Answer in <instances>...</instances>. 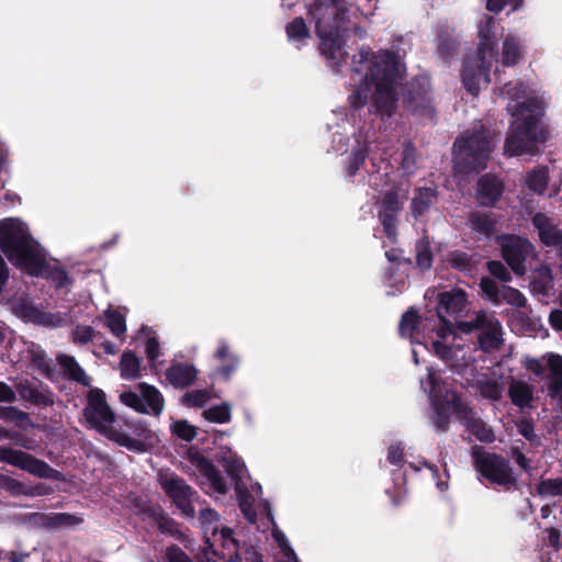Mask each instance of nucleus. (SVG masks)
Segmentation results:
<instances>
[{
	"label": "nucleus",
	"instance_id": "1",
	"mask_svg": "<svg viewBox=\"0 0 562 562\" xmlns=\"http://www.w3.org/2000/svg\"><path fill=\"white\" fill-rule=\"evenodd\" d=\"M351 87L348 108L333 111L328 131L331 132L330 149L346 155L342 160L344 176L351 180L369 158L372 170L368 183L381 190L378 216L384 233L392 241L396 238L397 216L403 203L393 186V166L386 159V147L379 139L370 121L363 114L373 113L386 125L396 124L397 87L404 74V65L389 49L373 52L361 46L351 59Z\"/></svg>",
	"mask_w": 562,
	"mask_h": 562
},
{
	"label": "nucleus",
	"instance_id": "2",
	"mask_svg": "<svg viewBox=\"0 0 562 562\" xmlns=\"http://www.w3.org/2000/svg\"><path fill=\"white\" fill-rule=\"evenodd\" d=\"M375 9V0H324L311 9L321 53L334 74H340L347 63V38L351 34L360 40L367 36L366 30L356 25L353 20L359 15L372 16Z\"/></svg>",
	"mask_w": 562,
	"mask_h": 562
},
{
	"label": "nucleus",
	"instance_id": "3",
	"mask_svg": "<svg viewBox=\"0 0 562 562\" xmlns=\"http://www.w3.org/2000/svg\"><path fill=\"white\" fill-rule=\"evenodd\" d=\"M499 97L507 101L506 109L514 117L504 153L508 156L532 155L537 145L546 142L548 134L541 122L544 113L542 98L537 90L520 80L504 85Z\"/></svg>",
	"mask_w": 562,
	"mask_h": 562
},
{
	"label": "nucleus",
	"instance_id": "4",
	"mask_svg": "<svg viewBox=\"0 0 562 562\" xmlns=\"http://www.w3.org/2000/svg\"><path fill=\"white\" fill-rule=\"evenodd\" d=\"M480 43L475 55H468L463 61L462 82L472 95H477L482 86L490 82V70L494 66L495 72H499V64L514 66L522 57L524 42L509 34L503 42L502 56L498 58L497 25L493 18L485 16L479 26Z\"/></svg>",
	"mask_w": 562,
	"mask_h": 562
},
{
	"label": "nucleus",
	"instance_id": "5",
	"mask_svg": "<svg viewBox=\"0 0 562 562\" xmlns=\"http://www.w3.org/2000/svg\"><path fill=\"white\" fill-rule=\"evenodd\" d=\"M422 391L427 395L432 414L431 420L437 431H446L452 413L462 415L467 428L483 442H492L495 434L491 427L473 416L472 411L462 405L459 396L442 379L441 371L434 367L427 368V374L419 380Z\"/></svg>",
	"mask_w": 562,
	"mask_h": 562
},
{
	"label": "nucleus",
	"instance_id": "6",
	"mask_svg": "<svg viewBox=\"0 0 562 562\" xmlns=\"http://www.w3.org/2000/svg\"><path fill=\"white\" fill-rule=\"evenodd\" d=\"M0 249L9 261L26 273H40L44 249L30 235L25 223L8 217L0 221Z\"/></svg>",
	"mask_w": 562,
	"mask_h": 562
},
{
	"label": "nucleus",
	"instance_id": "7",
	"mask_svg": "<svg viewBox=\"0 0 562 562\" xmlns=\"http://www.w3.org/2000/svg\"><path fill=\"white\" fill-rule=\"evenodd\" d=\"M429 329L431 351L446 367L460 378L472 376L475 364L474 351L471 345L463 344L448 325Z\"/></svg>",
	"mask_w": 562,
	"mask_h": 562
},
{
	"label": "nucleus",
	"instance_id": "8",
	"mask_svg": "<svg viewBox=\"0 0 562 562\" xmlns=\"http://www.w3.org/2000/svg\"><path fill=\"white\" fill-rule=\"evenodd\" d=\"M493 148L491 132L483 125L464 131L453 144L456 172L468 175L485 169Z\"/></svg>",
	"mask_w": 562,
	"mask_h": 562
},
{
	"label": "nucleus",
	"instance_id": "9",
	"mask_svg": "<svg viewBox=\"0 0 562 562\" xmlns=\"http://www.w3.org/2000/svg\"><path fill=\"white\" fill-rule=\"evenodd\" d=\"M404 457V445L401 441H394L389 446L386 460L390 464L396 467L397 469L394 470L392 474L394 488H387L386 494L392 498L394 504L400 503L398 498L405 485L406 468H409L415 472H423L424 477H429L435 481L436 486L440 492L448 490L449 475L447 471L440 473L435 464L427 462L425 459H420L418 462H407Z\"/></svg>",
	"mask_w": 562,
	"mask_h": 562
},
{
	"label": "nucleus",
	"instance_id": "10",
	"mask_svg": "<svg viewBox=\"0 0 562 562\" xmlns=\"http://www.w3.org/2000/svg\"><path fill=\"white\" fill-rule=\"evenodd\" d=\"M199 520L204 533L205 542L215 554H221L228 562H237L238 542L233 536V530L228 527H222L218 514L212 508H202L200 510Z\"/></svg>",
	"mask_w": 562,
	"mask_h": 562
},
{
	"label": "nucleus",
	"instance_id": "11",
	"mask_svg": "<svg viewBox=\"0 0 562 562\" xmlns=\"http://www.w3.org/2000/svg\"><path fill=\"white\" fill-rule=\"evenodd\" d=\"M469 311V303L467 301L465 292L460 289H453L452 291L442 292L439 295V301L436 307V315L438 324H435L434 319L425 318L419 319L423 325V333L434 326H446L448 325L453 329V325H460L468 323L469 321H462V317Z\"/></svg>",
	"mask_w": 562,
	"mask_h": 562
},
{
	"label": "nucleus",
	"instance_id": "12",
	"mask_svg": "<svg viewBox=\"0 0 562 562\" xmlns=\"http://www.w3.org/2000/svg\"><path fill=\"white\" fill-rule=\"evenodd\" d=\"M218 461L234 483L240 510L249 522H255L257 518L255 495L248 493L241 481L246 473V465L243 459L231 449H222L218 453Z\"/></svg>",
	"mask_w": 562,
	"mask_h": 562
},
{
	"label": "nucleus",
	"instance_id": "13",
	"mask_svg": "<svg viewBox=\"0 0 562 562\" xmlns=\"http://www.w3.org/2000/svg\"><path fill=\"white\" fill-rule=\"evenodd\" d=\"M472 454L475 470L483 477L506 488H510L516 484L513 469L505 458L483 451L480 447H474Z\"/></svg>",
	"mask_w": 562,
	"mask_h": 562
},
{
	"label": "nucleus",
	"instance_id": "14",
	"mask_svg": "<svg viewBox=\"0 0 562 562\" xmlns=\"http://www.w3.org/2000/svg\"><path fill=\"white\" fill-rule=\"evenodd\" d=\"M87 404L83 416L89 426L109 439L116 420L115 414L106 402L105 393L98 387H92L87 394Z\"/></svg>",
	"mask_w": 562,
	"mask_h": 562
},
{
	"label": "nucleus",
	"instance_id": "15",
	"mask_svg": "<svg viewBox=\"0 0 562 562\" xmlns=\"http://www.w3.org/2000/svg\"><path fill=\"white\" fill-rule=\"evenodd\" d=\"M120 402L137 413L158 417L165 407L161 392L148 383H138L134 390L120 393Z\"/></svg>",
	"mask_w": 562,
	"mask_h": 562
},
{
	"label": "nucleus",
	"instance_id": "16",
	"mask_svg": "<svg viewBox=\"0 0 562 562\" xmlns=\"http://www.w3.org/2000/svg\"><path fill=\"white\" fill-rule=\"evenodd\" d=\"M432 101L431 85L426 75L416 76L403 90L404 106L413 115L432 119L435 115Z\"/></svg>",
	"mask_w": 562,
	"mask_h": 562
},
{
	"label": "nucleus",
	"instance_id": "17",
	"mask_svg": "<svg viewBox=\"0 0 562 562\" xmlns=\"http://www.w3.org/2000/svg\"><path fill=\"white\" fill-rule=\"evenodd\" d=\"M497 239L504 260L516 274L524 276L537 257L533 245L516 235H504Z\"/></svg>",
	"mask_w": 562,
	"mask_h": 562
},
{
	"label": "nucleus",
	"instance_id": "18",
	"mask_svg": "<svg viewBox=\"0 0 562 562\" xmlns=\"http://www.w3.org/2000/svg\"><path fill=\"white\" fill-rule=\"evenodd\" d=\"M460 329L464 333L481 330L479 344L484 351L496 350L503 342V328L499 321L485 311L475 312L468 323L460 325Z\"/></svg>",
	"mask_w": 562,
	"mask_h": 562
},
{
	"label": "nucleus",
	"instance_id": "19",
	"mask_svg": "<svg viewBox=\"0 0 562 562\" xmlns=\"http://www.w3.org/2000/svg\"><path fill=\"white\" fill-rule=\"evenodd\" d=\"M151 437V431L140 419L117 422L109 440L131 451H142L144 442Z\"/></svg>",
	"mask_w": 562,
	"mask_h": 562
},
{
	"label": "nucleus",
	"instance_id": "20",
	"mask_svg": "<svg viewBox=\"0 0 562 562\" xmlns=\"http://www.w3.org/2000/svg\"><path fill=\"white\" fill-rule=\"evenodd\" d=\"M0 461L16 467L40 479H57L59 473L48 463L22 450L0 447Z\"/></svg>",
	"mask_w": 562,
	"mask_h": 562
},
{
	"label": "nucleus",
	"instance_id": "21",
	"mask_svg": "<svg viewBox=\"0 0 562 562\" xmlns=\"http://www.w3.org/2000/svg\"><path fill=\"white\" fill-rule=\"evenodd\" d=\"M212 360L214 366L210 371V378L222 382L231 381L240 366L239 355L225 338L216 340Z\"/></svg>",
	"mask_w": 562,
	"mask_h": 562
},
{
	"label": "nucleus",
	"instance_id": "22",
	"mask_svg": "<svg viewBox=\"0 0 562 562\" xmlns=\"http://www.w3.org/2000/svg\"><path fill=\"white\" fill-rule=\"evenodd\" d=\"M160 484L165 493L171 498L181 513L188 518H193L195 515L193 506L195 492H193L191 486L175 474L161 476Z\"/></svg>",
	"mask_w": 562,
	"mask_h": 562
},
{
	"label": "nucleus",
	"instance_id": "23",
	"mask_svg": "<svg viewBox=\"0 0 562 562\" xmlns=\"http://www.w3.org/2000/svg\"><path fill=\"white\" fill-rule=\"evenodd\" d=\"M11 312L27 323L43 326L58 327L63 318L58 314H52L35 306L24 294L15 295L9 301Z\"/></svg>",
	"mask_w": 562,
	"mask_h": 562
},
{
	"label": "nucleus",
	"instance_id": "24",
	"mask_svg": "<svg viewBox=\"0 0 562 562\" xmlns=\"http://www.w3.org/2000/svg\"><path fill=\"white\" fill-rule=\"evenodd\" d=\"M460 382L464 387L474 389L480 397L491 402L499 401L504 393V385L501 379L494 373L479 372L476 363L473 366V375L469 378L463 376Z\"/></svg>",
	"mask_w": 562,
	"mask_h": 562
},
{
	"label": "nucleus",
	"instance_id": "25",
	"mask_svg": "<svg viewBox=\"0 0 562 562\" xmlns=\"http://www.w3.org/2000/svg\"><path fill=\"white\" fill-rule=\"evenodd\" d=\"M480 288L485 297L493 302L495 305L507 303L517 310L526 307V296L515 288L508 285L499 286L494 280L490 278H482Z\"/></svg>",
	"mask_w": 562,
	"mask_h": 562
},
{
	"label": "nucleus",
	"instance_id": "26",
	"mask_svg": "<svg viewBox=\"0 0 562 562\" xmlns=\"http://www.w3.org/2000/svg\"><path fill=\"white\" fill-rule=\"evenodd\" d=\"M420 328L423 329L422 322H419V316L417 311L414 307H411L407 312H405L400 322L398 330L402 337H407L411 339L413 345L412 348V358L415 364H419L418 355L419 351L416 348V345L422 346L424 349H429V329H427V334H423V341L419 339L420 337Z\"/></svg>",
	"mask_w": 562,
	"mask_h": 562
},
{
	"label": "nucleus",
	"instance_id": "27",
	"mask_svg": "<svg viewBox=\"0 0 562 562\" xmlns=\"http://www.w3.org/2000/svg\"><path fill=\"white\" fill-rule=\"evenodd\" d=\"M532 224L538 231L541 243L549 247H555L562 258V228L554 225L543 213H536Z\"/></svg>",
	"mask_w": 562,
	"mask_h": 562
},
{
	"label": "nucleus",
	"instance_id": "28",
	"mask_svg": "<svg viewBox=\"0 0 562 562\" xmlns=\"http://www.w3.org/2000/svg\"><path fill=\"white\" fill-rule=\"evenodd\" d=\"M199 370L193 363L172 362L166 370V379L175 389L191 386L198 379Z\"/></svg>",
	"mask_w": 562,
	"mask_h": 562
},
{
	"label": "nucleus",
	"instance_id": "29",
	"mask_svg": "<svg viewBox=\"0 0 562 562\" xmlns=\"http://www.w3.org/2000/svg\"><path fill=\"white\" fill-rule=\"evenodd\" d=\"M509 326L512 330L526 336L536 335L542 328L539 317L532 315L531 310L518 308L509 314Z\"/></svg>",
	"mask_w": 562,
	"mask_h": 562
},
{
	"label": "nucleus",
	"instance_id": "30",
	"mask_svg": "<svg viewBox=\"0 0 562 562\" xmlns=\"http://www.w3.org/2000/svg\"><path fill=\"white\" fill-rule=\"evenodd\" d=\"M133 510L143 521L156 525L161 530L167 528L169 520L159 505L139 498L133 503Z\"/></svg>",
	"mask_w": 562,
	"mask_h": 562
},
{
	"label": "nucleus",
	"instance_id": "31",
	"mask_svg": "<svg viewBox=\"0 0 562 562\" xmlns=\"http://www.w3.org/2000/svg\"><path fill=\"white\" fill-rule=\"evenodd\" d=\"M503 193V184L495 177L484 175L477 182V201L481 205L492 206Z\"/></svg>",
	"mask_w": 562,
	"mask_h": 562
},
{
	"label": "nucleus",
	"instance_id": "32",
	"mask_svg": "<svg viewBox=\"0 0 562 562\" xmlns=\"http://www.w3.org/2000/svg\"><path fill=\"white\" fill-rule=\"evenodd\" d=\"M199 469L203 479L202 484L207 487V492L225 494L228 491L226 480L210 461L202 459Z\"/></svg>",
	"mask_w": 562,
	"mask_h": 562
},
{
	"label": "nucleus",
	"instance_id": "33",
	"mask_svg": "<svg viewBox=\"0 0 562 562\" xmlns=\"http://www.w3.org/2000/svg\"><path fill=\"white\" fill-rule=\"evenodd\" d=\"M471 232L479 238H490L495 231V216L493 213L474 212L468 221Z\"/></svg>",
	"mask_w": 562,
	"mask_h": 562
},
{
	"label": "nucleus",
	"instance_id": "34",
	"mask_svg": "<svg viewBox=\"0 0 562 562\" xmlns=\"http://www.w3.org/2000/svg\"><path fill=\"white\" fill-rule=\"evenodd\" d=\"M512 403L524 409L531 406L533 401V386L522 380H513L508 387Z\"/></svg>",
	"mask_w": 562,
	"mask_h": 562
},
{
	"label": "nucleus",
	"instance_id": "35",
	"mask_svg": "<svg viewBox=\"0 0 562 562\" xmlns=\"http://www.w3.org/2000/svg\"><path fill=\"white\" fill-rule=\"evenodd\" d=\"M29 274L36 276V277H38V276L45 277L48 281L52 282V284L57 290L68 289L72 283L71 278L69 277L68 272L64 268H61L57 265H54V266L46 265V254L45 252H44V260H43V266L41 268V272L40 273H29Z\"/></svg>",
	"mask_w": 562,
	"mask_h": 562
},
{
	"label": "nucleus",
	"instance_id": "36",
	"mask_svg": "<svg viewBox=\"0 0 562 562\" xmlns=\"http://www.w3.org/2000/svg\"><path fill=\"white\" fill-rule=\"evenodd\" d=\"M437 192L432 188H418L412 201V214L418 220L424 216L436 202Z\"/></svg>",
	"mask_w": 562,
	"mask_h": 562
},
{
	"label": "nucleus",
	"instance_id": "37",
	"mask_svg": "<svg viewBox=\"0 0 562 562\" xmlns=\"http://www.w3.org/2000/svg\"><path fill=\"white\" fill-rule=\"evenodd\" d=\"M59 366L64 369L65 373L74 381L89 386L91 384L90 378L85 370L79 366L76 359L68 355H59L57 357Z\"/></svg>",
	"mask_w": 562,
	"mask_h": 562
},
{
	"label": "nucleus",
	"instance_id": "38",
	"mask_svg": "<svg viewBox=\"0 0 562 562\" xmlns=\"http://www.w3.org/2000/svg\"><path fill=\"white\" fill-rule=\"evenodd\" d=\"M15 394L18 393L21 398L32 403V404H49L52 400L48 394L40 391L36 385L29 382L27 380L19 381L15 384Z\"/></svg>",
	"mask_w": 562,
	"mask_h": 562
},
{
	"label": "nucleus",
	"instance_id": "39",
	"mask_svg": "<svg viewBox=\"0 0 562 562\" xmlns=\"http://www.w3.org/2000/svg\"><path fill=\"white\" fill-rule=\"evenodd\" d=\"M286 36L290 43L297 48L303 46L310 38V31L302 18H295L286 25Z\"/></svg>",
	"mask_w": 562,
	"mask_h": 562
},
{
	"label": "nucleus",
	"instance_id": "40",
	"mask_svg": "<svg viewBox=\"0 0 562 562\" xmlns=\"http://www.w3.org/2000/svg\"><path fill=\"white\" fill-rule=\"evenodd\" d=\"M202 415L207 422L227 424L232 419V405L228 402L215 404L204 409Z\"/></svg>",
	"mask_w": 562,
	"mask_h": 562
},
{
	"label": "nucleus",
	"instance_id": "41",
	"mask_svg": "<svg viewBox=\"0 0 562 562\" xmlns=\"http://www.w3.org/2000/svg\"><path fill=\"white\" fill-rule=\"evenodd\" d=\"M121 376L125 380H135L139 376L140 360L132 351L123 352L120 361Z\"/></svg>",
	"mask_w": 562,
	"mask_h": 562
},
{
	"label": "nucleus",
	"instance_id": "42",
	"mask_svg": "<svg viewBox=\"0 0 562 562\" xmlns=\"http://www.w3.org/2000/svg\"><path fill=\"white\" fill-rule=\"evenodd\" d=\"M40 521L47 527H63L79 525L82 519L66 513H55L49 515L36 514Z\"/></svg>",
	"mask_w": 562,
	"mask_h": 562
},
{
	"label": "nucleus",
	"instance_id": "43",
	"mask_svg": "<svg viewBox=\"0 0 562 562\" xmlns=\"http://www.w3.org/2000/svg\"><path fill=\"white\" fill-rule=\"evenodd\" d=\"M104 324L115 337H122L126 331L125 315L117 310L108 308L103 313Z\"/></svg>",
	"mask_w": 562,
	"mask_h": 562
},
{
	"label": "nucleus",
	"instance_id": "44",
	"mask_svg": "<svg viewBox=\"0 0 562 562\" xmlns=\"http://www.w3.org/2000/svg\"><path fill=\"white\" fill-rule=\"evenodd\" d=\"M526 184L532 192L542 194L548 186V169L546 167L532 169L527 175Z\"/></svg>",
	"mask_w": 562,
	"mask_h": 562
},
{
	"label": "nucleus",
	"instance_id": "45",
	"mask_svg": "<svg viewBox=\"0 0 562 562\" xmlns=\"http://www.w3.org/2000/svg\"><path fill=\"white\" fill-rule=\"evenodd\" d=\"M416 261L420 270H429L432 266V252L428 237L420 238L416 244Z\"/></svg>",
	"mask_w": 562,
	"mask_h": 562
},
{
	"label": "nucleus",
	"instance_id": "46",
	"mask_svg": "<svg viewBox=\"0 0 562 562\" xmlns=\"http://www.w3.org/2000/svg\"><path fill=\"white\" fill-rule=\"evenodd\" d=\"M211 400V393L205 389H198L186 392L181 397V403L187 407L202 408Z\"/></svg>",
	"mask_w": 562,
	"mask_h": 562
},
{
	"label": "nucleus",
	"instance_id": "47",
	"mask_svg": "<svg viewBox=\"0 0 562 562\" xmlns=\"http://www.w3.org/2000/svg\"><path fill=\"white\" fill-rule=\"evenodd\" d=\"M271 535L282 552L284 562H299V559L284 532L281 531L277 526H274Z\"/></svg>",
	"mask_w": 562,
	"mask_h": 562
},
{
	"label": "nucleus",
	"instance_id": "48",
	"mask_svg": "<svg viewBox=\"0 0 562 562\" xmlns=\"http://www.w3.org/2000/svg\"><path fill=\"white\" fill-rule=\"evenodd\" d=\"M401 168L406 176L414 175L417 170L416 149L411 142L404 144Z\"/></svg>",
	"mask_w": 562,
	"mask_h": 562
},
{
	"label": "nucleus",
	"instance_id": "49",
	"mask_svg": "<svg viewBox=\"0 0 562 562\" xmlns=\"http://www.w3.org/2000/svg\"><path fill=\"white\" fill-rule=\"evenodd\" d=\"M0 419L22 426L30 422L29 414L13 406H0Z\"/></svg>",
	"mask_w": 562,
	"mask_h": 562
},
{
	"label": "nucleus",
	"instance_id": "50",
	"mask_svg": "<svg viewBox=\"0 0 562 562\" xmlns=\"http://www.w3.org/2000/svg\"><path fill=\"white\" fill-rule=\"evenodd\" d=\"M448 263L460 271L470 272L472 270L471 257L463 251L454 250L451 251L447 257Z\"/></svg>",
	"mask_w": 562,
	"mask_h": 562
},
{
	"label": "nucleus",
	"instance_id": "51",
	"mask_svg": "<svg viewBox=\"0 0 562 562\" xmlns=\"http://www.w3.org/2000/svg\"><path fill=\"white\" fill-rule=\"evenodd\" d=\"M537 491L541 496H562V479L541 480L537 485Z\"/></svg>",
	"mask_w": 562,
	"mask_h": 562
},
{
	"label": "nucleus",
	"instance_id": "52",
	"mask_svg": "<svg viewBox=\"0 0 562 562\" xmlns=\"http://www.w3.org/2000/svg\"><path fill=\"white\" fill-rule=\"evenodd\" d=\"M171 431L184 441H192L196 436V429L187 420H177L171 425Z\"/></svg>",
	"mask_w": 562,
	"mask_h": 562
},
{
	"label": "nucleus",
	"instance_id": "53",
	"mask_svg": "<svg viewBox=\"0 0 562 562\" xmlns=\"http://www.w3.org/2000/svg\"><path fill=\"white\" fill-rule=\"evenodd\" d=\"M457 49V42L449 35L440 33L438 35V53L445 59L448 60L453 56Z\"/></svg>",
	"mask_w": 562,
	"mask_h": 562
},
{
	"label": "nucleus",
	"instance_id": "54",
	"mask_svg": "<svg viewBox=\"0 0 562 562\" xmlns=\"http://www.w3.org/2000/svg\"><path fill=\"white\" fill-rule=\"evenodd\" d=\"M94 329L91 326L78 325L74 328L71 337L75 344L86 345L94 337Z\"/></svg>",
	"mask_w": 562,
	"mask_h": 562
},
{
	"label": "nucleus",
	"instance_id": "55",
	"mask_svg": "<svg viewBox=\"0 0 562 562\" xmlns=\"http://www.w3.org/2000/svg\"><path fill=\"white\" fill-rule=\"evenodd\" d=\"M518 432L528 440L531 445H539L540 438L536 435L533 425L528 419H522L517 423Z\"/></svg>",
	"mask_w": 562,
	"mask_h": 562
},
{
	"label": "nucleus",
	"instance_id": "56",
	"mask_svg": "<svg viewBox=\"0 0 562 562\" xmlns=\"http://www.w3.org/2000/svg\"><path fill=\"white\" fill-rule=\"evenodd\" d=\"M543 359H546V364L550 370L551 378L562 379V356L549 352L543 356Z\"/></svg>",
	"mask_w": 562,
	"mask_h": 562
},
{
	"label": "nucleus",
	"instance_id": "57",
	"mask_svg": "<svg viewBox=\"0 0 562 562\" xmlns=\"http://www.w3.org/2000/svg\"><path fill=\"white\" fill-rule=\"evenodd\" d=\"M524 0H487L486 8L492 12H501L505 7H512L516 11L522 7Z\"/></svg>",
	"mask_w": 562,
	"mask_h": 562
},
{
	"label": "nucleus",
	"instance_id": "58",
	"mask_svg": "<svg viewBox=\"0 0 562 562\" xmlns=\"http://www.w3.org/2000/svg\"><path fill=\"white\" fill-rule=\"evenodd\" d=\"M487 268L491 274H493L501 281L508 282L512 280V274L503 262L497 260L488 261Z\"/></svg>",
	"mask_w": 562,
	"mask_h": 562
},
{
	"label": "nucleus",
	"instance_id": "59",
	"mask_svg": "<svg viewBox=\"0 0 562 562\" xmlns=\"http://www.w3.org/2000/svg\"><path fill=\"white\" fill-rule=\"evenodd\" d=\"M544 361L546 359H543V357L538 359L527 356L524 358L522 363L528 371L532 372L535 375L540 376L544 372Z\"/></svg>",
	"mask_w": 562,
	"mask_h": 562
},
{
	"label": "nucleus",
	"instance_id": "60",
	"mask_svg": "<svg viewBox=\"0 0 562 562\" xmlns=\"http://www.w3.org/2000/svg\"><path fill=\"white\" fill-rule=\"evenodd\" d=\"M392 279H393V268H390L385 274V284L391 288L395 285L396 291L390 290V291H387V295H395L397 292H402L406 285L404 276H401L394 282L392 281Z\"/></svg>",
	"mask_w": 562,
	"mask_h": 562
},
{
	"label": "nucleus",
	"instance_id": "61",
	"mask_svg": "<svg viewBox=\"0 0 562 562\" xmlns=\"http://www.w3.org/2000/svg\"><path fill=\"white\" fill-rule=\"evenodd\" d=\"M145 352L149 362L154 363L160 356V346L156 337H149L145 345Z\"/></svg>",
	"mask_w": 562,
	"mask_h": 562
},
{
	"label": "nucleus",
	"instance_id": "62",
	"mask_svg": "<svg viewBox=\"0 0 562 562\" xmlns=\"http://www.w3.org/2000/svg\"><path fill=\"white\" fill-rule=\"evenodd\" d=\"M510 457L526 472L530 471V460L520 451L518 447L510 448Z\"/></svg>",
	"mask_w": 562,
	"mask_h": 562
},
{
	"label": "nucleus",
	"instance_id": "63",
	"mask_svg": "<svg viewBox=\"0 0 562 562\" xmlns=\"http://www.w3.org/2000/svg\"><path fill=\"white\" fill-rule=\"evenodd\" d=\"M169 562H192L190 558L178 547H170L166 552Z\"/></svg>",
	"mask_w": 562,
	"mask_h": 562
},
{
	"label": "nucleus",
	"instance_id": "64",
	"mask_svg": "<svg viewBox=\"0 0 562 562\" xmlns=\"http://www.w3.org/2000/svg\"><path fill=\"white\" fill-rule=\"evenodd\" d=\"M25 490H26V484L11 477L9 480L4 491H7L12 496H21V495L25 496V493H26Z\"/></svg>",
	"mask_w": 562,
	"mask_h": 562
}]
</instances>
